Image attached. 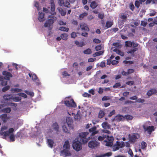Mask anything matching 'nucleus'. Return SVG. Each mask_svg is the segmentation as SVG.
Masks as SVG:
<instances>
[{
	"mask_svg": "<svg viewBox=\"0 0 157 157\" xmlns=\"http://www.w3.org/2000/svg\"><path fill=\"white\" fill-rule=\"evenodd\" d=\"M88 134L87 132L79 133L78 139L81 143L85 144L87 143L90 138V137H87Z\"/></svg>",
	"mask_w": 157,
	"mask_h": 157,
	"instance_id": "1",
	"label": "nucleus"
},
{
	"mask_svg": "<svg viewBox=\"0 0 157 157\" xmlns=\"http://www.w3.org/2000/svg\"><path fill=\"white\" fill-rule=\"evenodd\" d=\"M151 125V122L149 121L146 122L143 125V127L145 132H147L149 135L155 130L154 127L153 126H148Z\"/></svg>",
	"mask_w": 157,
	"mask_h": 157,
	"instance_id": "2",
	"label": "nucleus"
},
{
	"mask_svg": "<svg viewBox=\"0 0 157 157\" xmlns=\"http://www.w3.org/2000/svg\"><path fill=\"white\" fill-rule=\"evenodd\" d=\"M140 134L138 133H133L132 135L129 134L128 135L129 141L131 144H133L140 138Z\"/></svg>",
	"mask_w": 157,
	"mask_h": 157,
	"instance_id": "3",
	"label": "nucleus"
},
{
	"mask_svg": "<svg viewBox=\"0 0 157 157\" xmlns=\"http://www.w3.org/2000/svg\"><path fill=\"white\" fill-rule=\"evenodd\" d=\"M80 141H74L72 144V147L74 149L78 151L81 150L82 149V145Z\"/></svg>",
	"mask_w": 157,
	"mask_h": 157,
	"instance_id": "4",
	"label": "nucleus"
},
{
	"mask_svg": "<svg viewBox=\"0 0 157 157\" xmlns=\"http://www.w3.org/2000/svg\"><path fill=\"white\" fill-rule=\"evenodd\" d=\"M64 104L68 107H72L75 108L76 107V103L74 101L73 99H72L69 100H65L64 101Z\"/></svg>",
	"mask_w": 157,
	"mask_h": 157,
	"instance_id": "5",
	"label": "nucleus"
},
{
	"mask_svg": "<svg viewBox=\"0 0 157 157\" xmlns=\"http://www.w3.org/2000/svg\"><path fill=\"white\" fill-rule=\"evenodd\" d=\"M51 17H51L52 18L47 20L46 21V22L44 23V26L45 27H47L48 26H50L52 25L54 22V17L53 16H49L48 18Z\"/></svg>",
	"mask_w": 157,
	"mask_h": 157,
	"instance_id": "6",
	"label": "nucleus"
},
{
	"mask_svg": "<svg viewBox=\"0 0 157 157\" xmlns=\"http://www.w3.org/2000/svg\"><path fill=\"white\" fill-rule=\"evenodd\" d=\"M99 143L96 140H91L88 143V146L89 147L93 148L99 146Z\"/></svg>",
	"mask_w": 157,
	"mask_h": 157,
	"instance_id": "7",
	"label": "nucleus"
},
{
	"mask_svg": "<svg viewBox=\"0 0 157 157\" xmlns=\"http://www.w3.org/2000/svg\"><path fill=\"white\" fill-rule=\"evenodd\" d=\"M2 75L5 76L4 78V79L8 80H9L10 78L13 77V75L11 73L6 71H3Z\"/></svg>",
	"mask_w": 157,
	"mask_h": 157,
	"instance_id": "8",
	"label": "nucleus"
},
{
	"mask_svg": "<svg viewBox=\"0 0 157 157\" xmlns=\"http://www.w3.org/2000/svg\"><path fill=\"white\" fill-rule=\"evenodd\" d=\"M10 117L8 116L7 114L4 113L0 115V119L3 121V123L7 122L10 119Z\"/></svg>",
	"mask_w": 157,
	"mask_h": 157,
	"instance_id": "9",
	"label": "nucleus"
},
{
	"mask_svg": "<svg viewBox=\"0 0 157 157\" xmlns=\"http://www.w3.org/2000/svg\"><path fill=\"white\" fill-rule=\"evenodd\" d=\"M51 4V10L52 12L51 13V14L53 15H55L56 14V13L55 12V2L53 0H51L50 2Z\"/></svg>",
	"mask_w": 157,
	"mask_h": 157,
	"instance_id": "10",
	"label": "nucleus"
},
{
	"mask_svg": "<svg viewBox=\"0 0 157 157\" xmlns=\"http://www.w3.org/2000/svg\"><path fill=\"white\" fill-rule=\"evenodd\" d=\"M14 131V129L13 128H9L8 131H5L2 132V135L6 137L8 136H9L11 134H13V132Z\"/></svg>",
	"mask_w": 157,
	"mask_h": 157,
	"instance_id": "11",
	"label": "nucleus"
},
{
	"mask_svg": "<svg viewBox=\"0 0 157 157\" xmlns=\"http://www.w3.org/2000/svg\"><path fill=\"white\" fill-rule=\"evenodd\" d=\"M89 132L91 133V136L97 134L98 132L97 130V127L95 126H94L92 128L89 129Z\"/></svg>",
	"mask_w": 157,
	"mask_h": 157,
	"instance_id": "12",
	"label": "nucleus"
},
{
	"mask_svg": "<svg viewBox=\"0 0 157 157\" xmlns=\"http://www.w3.org/2000/svg\"><path fill=\"white\" fill-rule=\"evenodd\" d=\"M66 121L68 126L69 128L71 129L73 128V126L72 125L73 120L70 117H67V118Z\"/></svg>",
	"mask_w": 157,
	"mask_h": 157,
	"instance_id": "13",
	"label": "nucleus"
},
{
	"mask_svg": "<svg viewBox=\"0 0 157 157\" xmlns=\"http://www.w3.org/2000/svg\"><path fill=\"white\" fill-rule=\"evenodd\" d=\"M80 28L82 31H85L88 32L90 30L89 28L85 24H82L80 25Z\"/></svg>",
	"mask_w": 157,
	"mask_h": 157,
	"instance_id": "14",
	"label": "nucleus"
},
{
	"mask_svg": "<svg viewBox=\"0 0 157 157\" xmlns=\"http://www.w3.org/2000/svg\"><path fill=\"white\" fill-rule=\"evenodd\" d=\"M39 15L38 19L40 22H43L45 20V18L44 17V13L39 12Z\"/></svg>",
	"mask_w": 157,
	"mask_h": 157,
	"instance_id": "15",
	"label": "nucleus"
},
{
	"mask_svg": "<svg viewBox=\"0 0 157 157\" xmlns=\"http://www.w3.org/2000/svg\"><path fill=\"white\" fill-rule=\"evenodd\" d=\"M157 93V90L155 89H152L149 90L147 93L148 96H151L153 94Z\"/></svg>",
	"mask_w": 157,
	"mask_h": 157,
	"instance_id": "16",
	"label": "nucleus"
},
{
	"mask_svg": "<svg viewBox=\"0 0 157 157\" xmlns=\"http://www.w3.org/2000/svg\"><path fill=\"white\" fill-rule=\"evenodd\" d=\"M115 144L119 147V148H123L125 146V143L123 141L120 142L118 141H117Z\"/></svg>",
	"mask_w": 157,
	"mask_h": 157,
	"instance_id": "17",
	"label": "nucleus"
},
{
	"mask_svg": "<svg viewBox=\"0 0 157 157\" xmlns=\"http://www.w3.org/2000/svg\"><path fill=\"white\" fill-rule=\"evenodd\" d=\"M3 97L5 101H10L12 100L13 96L12 94H5L3 96Z\"/></svg>",
	"mask_w": 157,
	"mask_h": 157,
	"instance_id": "18",
	"label": "nucleus"
},
{
	"mask_svg": "<svg viewBox=\"0 0 157 157\" xmlns=\"http://www.w3.org/2000/svg\"><path fill=\"white\" fill-rule=\"evenodd\" d=\"M98 6V3L95 1H92L90 3V7L93 9L96 8Z\"/></svg>",
	"mask_w": 157,
	"mask_h": 157,
	"instance_id": "19",
	"label": "nucleus"
},
{
	"mask_svg": "<svg viewBox=\"0 0 157 157\" xmlns=\"http://www.w3.org/2000/svg\"><path fill=\"white\" fill-rule=\"evenodd\" d=\"M61 153L63 155H64L65 156H71V153L68 150H63L61 151Z\"/></svg>",
	"mask_w": 157,
	"mask_h": 157,
	"instance_id": "20",
	"label": "nucleus"
},
{
	"mask_svg": "<svg viewBox=\"0 0 157 157\" xmlns=\"http://www.w3.org/2000/svg\"><path fill=\"white\" fill-rule=\"evenodd\" d=\"M63 147L64 148L69 149L70 148V145L69 141L68 140H66L64 142L63 145Z\"/></svg>",
	"mask_w": 157,
	"mask_h": 157,
	"instance_id": "21",
	"label": "nucleus"
},
{
	"mask_svg": "<svg viewBox=\"0 0 157 157\" xmlns=\"http://www.w3.org/2000/svg\"><path fill=\"white\" fill-rule=\"evenodd\" d=\"M124 118V117L122 115H118L115 117L114 119L117 121H120L123 120Z\"/></svg>",
	"mask_w": 157,
	"mask_h": 157,
	"instance_id": "22",
	"label": "nucleus"
},
{
	"mask_svg": "<svg viewBox=\"0 0 157 157\" xmlns=\"http://www.w3.org/2000/svg\"><path fill=\"white\" fill-rule=\"evenodd\" d=\"M113 21H107L106 22L105 27L106 29L111 27L113 25Z\"/></svg>",
	"mask_w": 157,
	"mask_h": 157,
	"instance_id": "23",
	"label": "nucleus"
},
{
	"mask_svg": "<svg viewBox=\"0 0 157 157\" xmlns=\"http://www.w3.org/2000/svg\"><path fill=\"white\" fill-rule=\"evenodd\" d=\"M57 10L59 11V13H60L61 15L62 16H65L66 14V12L64 10L61 8L59 7L57 8Z\"/></svg>",
	"mask_w": 157,
	"mask_h": 157,
	"instance_id": "24",
	"label": "nucleus"
},
{
	"mask_svg": "<svg viewBox=\"0 0 157 157\" xmlns=\"http://www.w3.org/2000/svg\"><path fill=\"white\" fill-rule=\"evenodd\" d=\"M29 75L30 77L32 78V79L34 81H35L38 78L37 76L35 74L29 73Z\"/></svg>",
	"mask_w": 157,
	"mask_h": 157,
	"instance_id": "25",
	"label": "nucleus"
},
{
	"mask_svg": "<svg viewBox=\"0 0 157 157\" xmlns=\"http://www.w3.org/2000/svg\"><path fill=\"white\" fill-rule=\"evenodd\" d=\"M11 111V109L10 107H7L2 109V112L5 113H9Z\"/></svg>",
	"mask_w": 157,
	"mask_h": 157,
	"instance_id": "26",
	"label": "nucleus"
},
{
	"mask_svg": "<svg viewBox=\"0 0 157 157\" xmlns=\"http://www.w3.org/2000/svg\"><path fill=\"white\" fill-rule=\"evenodd\" d=\"M53 128L56 131H58L59 129V126L57 123L55 122L53 124L52 126Z\"/></svg>",
	"mask_w": 157,
	"mask_h": 157,
	"instance_id": "27",
	"label": "nucleus"
},
{
	"mask_svg": "<svg viewBox=\"0 0 157 157\" xmlns=\"http://www.w3.org/2000/svg\"><path fill=\"white\" fill-rule=\"evenodd\" d=\"M83 52L85 54L89 55L92 53V51L90 48H88L86 50H84L83 51Z\"/></svg>",
	"mask_w": 157,
	"mask_h": 157,
	"instance_id": "28",
	"label": "nucleus"
},
{
	"mask_svg": "<svg viewBox=\"0 0 157 157\" xmlns=\"http://www.w3.org/2000/svg\"><path fill=\"white\" fill-rule=\"evenodd\" d=\"M47 142L49 146L51 147H52L54 143L53 140L51 139H48L47 140Z\"/></svg>",
	"mask_w": 157,
	"mask_h": 157,
	"instance_id": "29",
	"label": "nucleus"
},
{
	"mask_svg": "<svg viewBox=\"0 0 157 157\" xmlns=\"http://www.w3.org/2000/svg\"><path fill=\"white\" fill-rule=\"evenodd\" d=\"M104 53V52L103 51H100L98 52H96L93 55V56L94 57L100 56L102 55Z\"/></svg>",
	"mask_w": 157,
	"mask_h": 157,
	"instance_id": "30",
	"label": "nucleus"
},
{
	"mask_svg": "<svg viewBox=\"0 0 157 157\" xmlns=\"http://www.w3.org/2000/svg\"><path fill=\"white\" fill-rule=\"evenodd\" d=\"M68 35L67 33H63L61 35L60 37L62 39L64 40H67V39Z\"/></svg>",
	"mask_w": 157,
	"mask_h": 157,
	"instance_id": "31",
	"label": "nucleus"
},
{
	"mask_svg": "<svg viewBox=\"0 0 157 157\" xmlns=\"http://www.w3.org/2000/svg\"><path fill=\"white\" fill-rule=\"evenodd\" d=\"M21 98L20 97H15L12 98V100L14 101L18 102L21 100Z\"/></svg>",
	"mask_w": 157,
	"mask_h": 157,
	"instance_id": "32",
	"label": "nucleus"
},
{
	"mask_svg": "<svg viewBox=\"0 0 157 157\" xmlns=\"http://www.w3.org/2000/svg\"><path fill=\"white\" fill-rule=\"evenodd\" d=\"M105 115V113L102 110H100L98 113V117L101 118L103 117Z\"/></svg>",
	"mask_w": 157,
	"mask_h": 157,
	"instance_id": "33",
	"label": "nucleus"
},
{
	"mask_svg": "<svg viewBox=\"0 0 157 157\" xmlns=\"http://www.w3.org/2000/svg\"><path fill=\"white\" fill-rule=\"evenodd\" d=\"M120 18L122 19L123 21H126L127 20V16L126 15L123 13L120 16Z\"/></svg>",
	"mask_w": 157,
	"mask_h": 157,
	"instance_id": "34",
	"label": "nucleus"
},
{
	"mask_svg": "<svg viewBox=\"0 0 157 157\" xmlns=\"http://www.w3.org/2000/svg\"><path fill=\"white\" fill-rule=\"evenodd\" d=\"M59 29L61 31L67 32L69 30L68 28H67L65 27L62 26L59 28Z\"/></svg>",
	"mask_w": 157,
	"mask_h": 157,
	"instance_id": "35",
	"label": "nucleus"
},
{
	"mask_svg": "<svg viewBox=\"0 0 157 157\" xmlns=\"http://www.w3.org/2000/svg\"><path fill=\"white\" fill-rule=\"evenodd\" d=\"M132 42L129 41H127L125 42V45L127 47H131L132 46Z\"/></svg>",
	"mask_w": 157,
	"mask_h": 157,
	"instance_id": "36",
	"label": "nucleus"
},
{
	"mask_svg": "<svg viewBox=\"0 0 157 157\" xmlns=\"http://www.w3.org/2000/svg\"><path fill=\"white\" fill-rule=\"evenodd\" d=\"M138 49V48H134L133 49H131L129 51L127 52V53L128 54H133L135 52L137 51Z\"/></svg>",
	"mask_w": 157,
	"mask_h": 157,
	"instance_id": "37",
	"label": "nucleus"
},
{
	"mask_svg": "<svg viewBox=\"0 0 157 157\" xmlns=\"http://www.w3.org/2000/svg\"><path fill=\"white\" fill-rule=\"evenodd\" d=\"M102 126L103 128L106 129L109 127L108 123L106 122H104L102 124Z\"/></svg>",
	"mask_w": 157,
	"mask_h": 157,
	"instance_id": "38",
	"label": "nucleus"
},
{
	"mask_svg": "<svg viewBox=\"0 0 157 157\" xmlns=\"http://www.w3.org/2000/svg\"><path fill=\"white\" fill-rule=\"evenodd\" d=\"M9 136L10 139V142H13L15 140V136L13 134H11Z\"/></svg>",
	"mask_w": 157,
	"mask_h": 157,
	"instance_id": "39",
	"label": "nucleus"
},
{
	"mask_svg": "<svg viewBox=\"0 0 157 157\" xmlns=\"http://www.w3.org/2000/svg\"><path fill=\"white\" fill-rule=\"evenodd\" d=\"M7 80H6L3 79H2V81H1L2 82L1 83V84L2 86H6L7 85Z\"/></svg>",
	"mask_w": 157,
	"mask_h": 157,
	"instance_id": "40",
	"label": "nucleus"
},
{
	"mask_svg": "<svg viewBox=\"0 0 157 157\" xmlns=\"http://www.w3.org/2000/svg\"><path fill=\"white\" fill-rule=\"evenodd\" d=\"M63 130V131L66 133H69V132L68 129H67V127H66V125H63L62 126Z\"/></svg>",
	"mask_w": 157,
	"mask_h": 157,
	"instance_id": "41",
	"label": "nucleus"
},
{
	"mask_svg": "<svg viewBox=\"0 0 157 157\" xmlns=\"http://www.w3.org/2000/svg\"><path fill=\"white\" fill-rule=\"evenodd\" d=\"M63 6H65L67 7H70V4L69 2L67 1H65L64 2V4Z\"/></svg>",
	"mask_w": 157,
	"mask_h": 157,
	"instance_id": "42",
	"label": "nucleus"
},
{
	"mask_svg": "<svg viewBox=\"0 0 157 157\" xmlns=\"http://www.w3.org/2000/svg\"><path fill=\"white\" fill-rule=\"evenodd\" d=\"M88 14L87 13L84 12L82 14H81L79 16V18L80 19H82L84 17L86 16Z\"/></svg>",
	"mask_w": 157,
	"mask_h": 157,
	"instance_id": "43",
	"label": "nucleus"
},
{
	"mask_svg": "<svg viewBox=\"0 0 157 157\" xmlns=\"http://www.w3.org/2000/svg\"><path fill=\"white\" fill-rule=\"evenodd\" d=\"M141 146L142 149H144L147 147V143L145 142L142 141L141 143Z\"/></svg>",
	"mask_w": 157,
	"mask_h": 157,
	"instance_id": "44",
	"label": "nucleus"
},
{
	"mask_svg": "<svg viewBox=\"0 0 157 157\" xmlns=\"http://www.w3.org/2000/svg\"><path fill=\"white\" fill-rule=\"evenodd\" d=\"M113 151H116L119 150V147H118L115 144L112 147Z\"/></svg>",
	"mask_w": 157,
	"mask_h": 157,
	"instance_id": "45",
	"label": "nucleus"
},
{
	"mask_svg": "<svg viewBox=\"0 0 157 157\" xmlns=\"http://www.w3.org/2000/svg\"><path fill=\"white\" fill-rule=\"evenodd\" d=\"M18 95L20 96V97H22L24 98H27V96L26 94H25L23 93H19L18 94Z\"/></svg>",
	"mask_w": 157,
	"mask_h": 157,
	"instance_id": "46",
	"label": "nucleus"
},
{
	"mask_svg": "<svg viewBox=\"0 0 157 157\" xmlns=\"http://www.w3.org/2000/svg\"><path fill=\"white\" fill-rule=\"evenodd\" d=\"M25 92L27 94L30 95L31 96H33L34 95L33 92L31 91H29L27 90L25 91Z\"/></svg>",
	"mask_w": 157,
	"mask_h": 157,
	"instance_id": "47",
	"label": "nucleus"
},
{
	"mask_svg": "<svg viewBox=\"0 0 157 157\" xmlns=\"http://www.w3.org/2000/svg\"><path fill=\"white\" fill-rule=\"evenodd\" d=\"M10 88V86H7L5 87H4L2 89V91L3 92H5L8 90H9Z\"/></svg>",
	"mask_w": 157,
	"mask_h": 157,
	"instance_id": "48",
	"label": "nucleus"
},
{
	"mask_svg": "<svg viewBox=\"0 0 157 157\" xmlns=\"http://www.w3.org/2000/svg\"><path fill=\"white\" fill-rule=\"evenodd\" d=\"M145 101V100L144 99H141V98H139L138 99H137L135 101V102H138V103H143Z\"/></svg>",
	"mask_w": 157,
	"mask_h": 157,
	"instance_id": "49",
	"label": "nucleus"
},
{
	"mask_svg": "<svg viewBox=\"0 0 157 157\" xmlns=\"http://www.w3.org/2000/svg\"><path fill=\"white\" fill-rule=\"evenodd\" d=\"M128 153L130 155V157H133V154L132 150L129 148L128 151Z\"/></svg>",
	"mask_w": 157,
	"mask_h": 157,
	"instance_id": "50",
	"label": "nucleus"
},
{
	"mask_svg": "<svg viewBox=\"0 0 157 157\" xmlns=\"http://www.w3.org/2000/svg\"><path fill=\"white\" fill-rule=\"evenodd\" d=\"M98 17L101 19L103 18L104 17V13H99L98 14Z\"/></svg>",
	"mask_w": 157,
	"mask_h": 157,
	"instance_id": "51",
	"label": "nucleus"
},
{
	"mask_svg": "<svg viewBox=\"0 0 157 157\" xmlns=\"http://www.w3.org/2000/svg\"><path fill=\"white\" fill-rule=\"evenodd\" d=\"M64 0H58V3L61 6H63L64 4Z\"/></svg>",
	"mask_w": 157,
	"mask_h": 157,
	"instance_id": "52",
	"label": "nucleus"
},
{
	"mask_svg": "<svg viewBox=\"0 0 157 157\" xmlns=\"http://www.w3.org/2000/svg\"><path fill=\"white\" fill-rule=\"evenodd\" d=\"M93 42L94 43L99 44L101 43V41L98 39L95 38L93 40Z\"/></svg>",
	"mask_w": 157,
	"mask_h": 157,
	"instance_id": "53",
	"label": "nucleus"
},
{
	"mask_svg": "<svg viewBox=\"0 0 157 157\" xmlns=\"http://www.w3.org/2000/svg\"><path fill=\"white\" fill-rule=\"evenodd\" d=\"M115 113V110L113 109L109 113L108 115V117H111Z\"/></svg>",
	"mask_w": 157,
	"mask_h": 157,
	"instance_id": "54",
	"label": "nucleus"
},
{
	"mask_svg": "<svg viewBox=\"0 0 157 157\" xmlns=\"http://www.w3.org/2000/svg\"><path fill=\"white\" fill-rule=\"evenodd\" d=\"M110 99V98L108 96H104L102 98V100L103 101L109 100Z\"/></svg>",
	"mask_w": 157,
	"mask_h": 157,
	"instance_id": "55",
	"label": "nucleus"
},
{
	"mask_svg": "<svg viewBox=\"0 0 157 157\" xmlns=\"http://www.w3.org/2000/svg\"><path fill=\"white\" fill-rule=\"evenodd\" d=\"M104 157L105 156H108V157H109L112 155V153L111 152H108L107 153H106L105 154H104Z\"/></svg>",
	"mask_w": 157,
	"mask_h": 157,
	"instance_id": "56",
	"label": "nucleus"
},
{
	"mask_svg": "<svg viewBox=\"0 0 157 157\" xmlns=\"http://www.w3.org/2000/svg\"><path fill=\"white\" fill-rule=\"evenodd\" d=\"M74 117L75 120L79 119L81 118L80 115L78 113L74 116Z\"/></svg>",
	"mask_w": 157,
	"mask_h": 157,
	"instance_id": "57",
	"label": "nucleus"
},
{
	"mask_svg": "<svg viewBox=\"0 0 157 157\" xmlns=\"http://www.w3.org/2000/svg\"><path fill=\"white\" fill-rule=\"evenodd\" d=\"M121 86V84L120 82L116 83L113 86V88H117L118 87L120 86Z\"/></svg>",
	"mask_w": 157,
	"mask_h": 157,
	"instance_id": "58",
	"label": "nucleus"
},
{
	"mask_svg": "<svg viewBox=\"0 0 157 157\" xmlns=\"http://www.w3.org/2000/svg\"><path fill=\"white\" fill-rule=\"evenodd\" d=\"M147 22H145L143 21H141V25L143 26L144 27H145L146 25H147Z\"/></svg>",
	"mask_w": 157,
	"mask_h": 157,
	"instance_id": "59",
	"label": "nucleus"
},
{
	"mask_svg": "<svg viewBox=\"0 0 157 157\" xmlns=\"http://www.w3.org/2000/svg\"><path fill=\"white\" fill-rule=\"evenodd\" d=\"M126 84L127 85H128L129 86H132L134 84V82L133 81H128V82H127Z\"/></svg>",
	"mask_w": 157,
	"mask_h": 157,
	"instance_id": "60",
	"label": "nucleus"
},
{
	"mask_svg": "<svg viewBox=\"0 0 157 157\" xmlns=\"http://www.w3.org/2000/svg\"><path fill=\"white\" fill-rule=\"evenodd\" d=\"M135 6L136 7L138 8L140 6V2L136 0L135 2Z\"/></svg>",
	"mask_w": 157,
	"mask_h": 157,
	"instance_id": "61",
	"label": "nucleus"
},
{
	"mask_svg": "<svg viewBox=\"0 0 157 157\" xmlns=\"http://www.w3.org/2000/svg\"><path fill=\"white\" fill-rule=\"evenodd\" d=\"M134 72V70L133 69H129L128 70V74H129L132 73Z\"/></svg>",
	"mask_w": 157,
	"mask_h": 157,
	"instance_id": "62",
	"label": "nucleus"
},
{
	"mask_svg": "<svg viewBox=\"0 0 157 157\" xmlns=\"http://www.w3.org/2000/svg\"><path fill=\"white\" fill-rule=\"evenodd\" d=\"M95 48V50L96 51H99V50H100L101 49V46L100 45H98V46H96Z\"/></svg>",
	"mask_w": 157,
	"mask_h": 157,
	"instance_id": "63",
	"label": "nucleus"
},
{
	"mask_svg": "<svg viewBox=\"0 0 157 157\" xmlns=\"http://www.w3.org/2000/svg\"><path fill=\"white\" fill-rule=\"evenodd\" d=\"M58 23L60 25H65L66 24V22H64L63 21L61 20L59 21Z\"/></svg>",
	"mask_w": 157,
	"mask_h": 157,
	"instance_id": "64",
	"label": "nucleus"
}]
</instances>
